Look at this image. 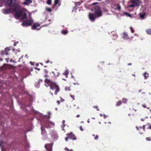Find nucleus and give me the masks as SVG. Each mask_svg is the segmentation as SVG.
Returning a JSON list of instances; mask_svg holds the SVG:
<instances>
[{"instance_id":"nucleus-3","label":"nucleus","mask_w":151,"mask_h":151,"mask_svg":"<svg viewBox=\"0 0 151 151\" xmlns=\"http://www.w3.org/2000/svg\"><path fill=\"white\" fill-rule=\"evenodd\" d=\"M45 85L47 87L50 86V89L51 91H50L51 94L52 95L53 93H52V91L55 90V94L56 95L58 92L59 90V88L58 86L54 82H52L50 80L46 79L45 80Z\"/></svg>"},{"instance_id":"nucleus-21","label":"nucleus","mask_w":151,"mask_h":151,"mask_svg":"<svg viewBox=\"0 0 151 151\" xmlns=\"http://www.w3.org/2000/svg\"><path fill=\"white\" fill-rule=\"evenodd\" d=\"M128 101V99L126 98H124L122 99V101L124 103H126Z\"/></svg>"},{"instance_id":"nucleus-40","label":"nucleus","mask_w":151,"mask_h":151,"mask_svg":"<svg viewBox=\"0 0 151 151\" xmlns=\"http://www.w3.org/2000/svg\"><path fill=\"white\" fill-rule=\"evenodd\" d=\"M70 96L73 100H74L75 96H72L71 95H70Z\"/></svg>"},{"instance_id":"nucleus-28","label":"nucleus","mask_w":151,"mask_h":151,"mask_svg":"<svg viewBox=\"0 0 151 151\" xmlns=\"http://www.w3.org/2000/svg\"><path fill=\"white\" fill-rule=\"evenodd\" d=\"M116 9L118 10H120L121 9V7L119 5H117V7Z\"/></svg>"},{"instance_id":"nucleus-54","label":"nucleus","mask_w":151,"mask_h":151,"mask_svg":"<svg viewBox=\"0 0 151 151\" xmlns=\"http://www.w3.org/2000/svg\"><path fill=\"white\" fill-rule=\"evenodd\" d=\"M27 55H26L25 56V57H26L27 58Z\"/></svg>"},{"instance_id":"nucleus-59","label":"nucleus","mask_w":151,"mask_h":151,"mask_svg":"<svg viewBox=\"0 0 151 151\" xmlns=\"http://www.w3.org/2000/svg\"><path fill=\"white\" fill-rule=\"evenodd\" d=\"M14 46H15L16 45V43H14Z\"/></svg>"},{"instance_id":"nucleus-8","label":"nucleus","mask_w":151,"mask_h":151,"mask_svg":"<svg viewBox=\"0 0 151 151\" xmlns=\"http://www.w3.org/2000/svg\"><path fill=\"white\" fill-rule=\"evenodd\" d=\"M11 12V9L10 8H5L3 9L2 13L4 14H7L10 13Z\"/></svg>"},{"instance_id":"nucleus-19","label":"nucleus","mask_w":151,"mask_h":151,"mask_svg":"<svg viewBox=\"0 0 151 151\" xmlns=\"http://www.w3.org/2000/svg\"><path fill=\"white\" fill-rule=\"evenodd\" d=\"M51 74H52V75H53V76H55V77H57V76H58L59 74H60V73H57V75H56L55 74V73H54L52 71L51 72Z\"/></svg>"},{"instance_id":"nucleus-1","label":"nucleus","mask_w":151,"mask_h":151,"mask_svg":"<svg viewBox=\"0 0 151 151\" xmlns=\"http://www.w3.org/2000/svg\"><path fill=\"white\" fill-rule=\"evenodd\" d=\"M15 8L19 9L18 11L15 12L14 17L17 19L21 17L22 19H24L27 17L29 19L24 21L22 24L23 26H27L31 25L33 23V21L31 18V14L26 9L21 8V6L19 5L15 6Z\"/></svg>"},{"instance_id":"nucleus-9","label":"nucleus","mask_w":151,"mask_h":151,"mask_svg":"<svg viewBox=\"0 0 151 151\" xmlns=\"http://www.w3.org/2000/svg\"><path fill=\"white\" fill-rule=\"evenodd\" d=\"M52 145L50 144H46L45 145V147L46 149L48 150L49 151H51L52 149Z\"/></svg>"},{"instance_id":"nucleus-36","label":"nucleus","mask_w":151,"mask_h":151,"mask_svg":"<svg viewBox=\"0 0 151 151\" xmlns=\"http://www.w3.org/2000/svg\"><path fill=\"white\" fill-rule=\"evenodd\" d=\"M137 130H139L140 129H141L142 128L141 127H139V128H138L137 127H136Z\"/></svg>"},{"instance_id":"nucleus-42","label":"nucleus","mask_w":151,"mask_h":151,"mask_svg":"<svg viewBox=\"0 0 151 151\" xmlns=\"http://www.w3.org/2000/svg\"><path fill=\"white\" fill-rule=\"evenodd\" d=\"M145 125H143V129L144 131L145 130Z\"/></svg>"},{"instance_id":"nucleus-17","label":"nucleus","mask_w":151,"mask_h":151,"mask_svg":"<svg viewBox=\"0 0 151 151\" xmlns=\"http://www.w3.org/2000/svg\"><path fill=\"white\" fill-rule=\"evenodd\" d=\"M147 34L148 35H151V29H148L146 30Z\"/></svg>"},{"instance_id":"nucleus-37","label":"nucleus","mask_w":151,"mask_h":151,"mask_svg":"<svg viewBox=\"0 0 151 151\" xmlns=\"http://www.w3.org/2000/svg\"><path fill=\"white\" fill-rule=\"evenodd\" d=\"M80 130L81 131H83V129L82 128V126H80Z\"/></svg>"},{"instance_id":"nucleus-57","label":"nucleus","mask_w":151,"mask_h":151,"mask_svg":"<svg viewBox=\"0 0 151 151\" xmlns=\"http://www.w3.org/2000/svg\"><path fill=\"white\" fill-rule=\"evenodd\" d=\"M103 115H102V114H100V115L101 116H103Z\"/></svg>"},{"instance_id":"nucleus-63","label":"nucleus","mask_w":151,"mask_h":151,"mask_svg":"<svg viewBox=\"0 0 151 151\" xmlns=\"http://www.w3.org/2000/svg\"><path fill=\"white\" fill-rule=\"evenodd\" d=\"M147 108L148 109H150V108L149 107H147Z\"/></svg>"},{"instance_id":"nucleus-6","label":"nucleus","mask_w":151,"mask_h":151,"mask_svg":"<svg viewBox=\"0 0 151 151\" xmlns=\"http://www.w3.org/2000/svg\"><path fill=\"white\" fill-rule=\"evenodd\" d=\"M132 4L131 5L128 6L127 8H129L130 7H134L136 6H139L142 3V2L139 0H132L131 1Z\"/></svg>"},{"instance_id":"nucleus-29","label":"nucleus","mask_w":151,"mask_h":151,"mask_svg":"<svg viewBox=\"0 0 151 151\" xmlns=\"http://www.w3.org/2000/svg\"><path fill=\"white\" fill-rule=\"evenodd\" d=\"M65 90L66 91H69L70 90V87H66L65 88Z\"/></svg>"},{"instance_id":"nucleus-41","label":"nucleus","mask_w":151,"mask_h":151,"mask_svg":"<svg viewBox=\"0 0 151 151\" xmlns=\"http://www.w3.org/2000/svg\"><path fill=\"white\" fill-rule=\"evenodd\" d=\"M103 116H104V119H105L106 118V117H107V116H106V115H105L104 114L103 115Z\"/></svg>"},{"instance_id":"nucleus-31","label":"nucleus","mask_w":151,"mask_h":151,"mask_svg":"<svg viewBox=\"0 0 151 151\" xmlns=\"http://www.w3.org/2000/svg\"><path fill=\"white\" fill-rule=\"evenodd\" d=\"M64 150H65L67 151H73V150H69L68 148L67 147H65L64 149Z\"/></svg>"},{"instance_id":"nucleus-15","label":"nucleus","mask_w":151,"mask_h":151,"mask_svg":"<svg viewBox=\"0 0 151 151\" xmlns=\"http://www.w3.org/2000/svg\"><path fill=\"white\" fill-rule=\"evenodd\" d=\"M123 38L124 39L127 40L128 39V34L127 33L124 32L123 34Z\"/></svg>"},{"instance_id":"nucleus-60","label":"nucleus","mask_w":151,"mask_h":151,"mask_svg":"<svg viewBox=\"0 0 151 151\" xmlns=\"http://www.w3.org/2000/svg\"><path fill=\"white\" fill-rule=\"evenodd\" d=\"M74 84H75V85H76V84L78 85V83H76V84L74 83Z\"/></svg>"},{"instance_id":"nucleus-49","label":"nucleus","mask_w":151,"mask_h":151,"mask_svg":"<svg viewBox=\"0 0 151 151\" xmlns=\"http://www.w3.org/2000/svg\"><path fill=\"white\" fill-rule=\"evenodd\" d=\"M141 120L142 121H144V119H143V118H142V119H141Z\"/></svg>"},{"instance_id":"nucleus-58","label":"nucleus","mask_w":151,"mask_h":151,"mask_svg":"<svg viewBox=\"0 0 151 151\" xmlns=\"http://www.w3.org/2000/svg\"><path fill=\"white\" fill-rule=\"evenodd\" d=\"M91 118L92 119H95V118H94V117H92V118Z\"/></svg>"},{"instance_id":"nucleus-4","label":"nucleus","mask_w":151,"mask_h":151,"mask_svg":"<svg viewBox=\"0 0 151 151\" xmlns=\"http://www.w3.org/2000/svg\"><path fill=\"white\" fill-rule=\"evenodd\" d=\"M41 125L42 126V134H44L45 133V131L43 128L44 127H45L47 128L53 127L55 126V124L54 122L50 121L49 120H47L44 122L43 125L42 123H41Z\"/></svg>"},{"instance_id":"nucleus-48","label":"nucleus","mask_w":151,"mask_h":151,"mask_svg":"<svg viewBox=\"0 0 151 151\" xmlns=\"http://www.w3.org/2000/svg\"><path fill=\"white\" fill-rule=\"evenodd\" d=\"M80 115H79V114L77 115V116H76V117H80Z\"/></svg>"},{"instance_id":"nucleus-56","label":"nucleus","mask_w":151,"mask_h":151,"mask_svg":"<svg viewBox=\"0 0 151 151\" xmlns=\"http://www.w3.org/2000/svg\"><path fill=\"white\" fill-rule=\"evenodd\" d=\"M49 61H47V62H46V63H49Z\"/></svg>"},{"instance_id":"nucleus-53","label":"nucleus","mask_w":151,"mask_h":151,"mask_svg":"<svg viewBox=\"0 0 151 151\" xmlns=\"http://www.w3.org/2000/svg\"><path fill=\"white\" fill-rule=\"evenodd\" d=\"M61 99L62 100V101H64V100L62 98H61Z\"/></svg>"},{"instance_id":"nucleus-38","label":"nucleus","mask_w":151,"mask_h":151,"mask_svg":"<svg viewBox=\"0 0 151 151\" xmlns=\"http://www.w3.org/2000/svg\"><path fill=\"white\" fill-rule=\"evenodd\" d=\"M148 125L149 127L148 128V129H151V125L150 124H148Z\"/></svg>"},{"instance_id":"nucleus-24","label":"nucleus","mask_w":151,"mask_h":151,"mask_svg":"<svg viewBox=\"0 0 151 151\" xmlns=\"http://www.w3.org/2000/svg\"><path fill=\"white\" fill-rule=\"evenodd\" d=\"M65 120H63L62 122L63 125L62 126V127L63 129V130H64V129H63V128L64 127H65Z\"/></svg>"},{"instance_id":"nucleus-61","label":"nucleus","mask_w":151,"mask_h":151,"mask_svg":"<svg viewBox=\"0 0 151 151\" xmlns=\"http://www.w3.org/2000/svg\"><path fill=\"white\" fill-rule=\"evenodd\" d=\"M0 60L2 61V59L0 58Z\"/></svg>"},{"instance_id":"nucleus-23","label":"nucleus","mask_w":151,"mask_h":151,"mask_svg":"<svg viewBox=\"0 0 151 151\" xmlns=\"http://www.w3.org/2000/svg\"><path fill=\"white\" fill-rule=\"evenodd\" d=\"M5 143L3 142V141H0V146L1 147H2L3 146V145H4Z\"/></svg>"},{"instance_id":"nucleus-32","label":"nucleus","mask_w":151,"mask_h":151,"mask_svg":"<svg viewBox=\"0 0 151 151\" xmlns=\"http://www.w3.org/2000/svg\"><path fill=\"white\" fill-rule=\"evenodd\" d=\"M93 136H95L94 139H97L98 138V136L97 135L95 136L94 134H93Z\"/></svg>"},{"instance_id":"nucleus-20","label":"nucleus","mask_w":151,"mask_h":151,"mask_svg":"<svg viewBox=\"0 0 151 151\" xmlns=\"http://www.w3.org/2000/svg\"><path fill=\"white\" fill-rule=\"evenodd\" d=\"M61 32L63 34L66 35L67 33L68 32H67V31L66 30H63Z\"/></svg>"},{"instance_id":"nucleus-64","label":"nucleus","mask_w":151,"mask_h":151,"mask_svg":"<svg viewBox=\"0 0 151 151\" xmlns=\"http://www.w3.org/2000/svg\"><path fill=\"white\" fill-rule=\"evenodd\" d=\"M81 122L82 123H83V122L82 121V122Z\"/></svg>"},{"instance_id":"nucleus-10","label":"nucleus","mask_w":151,"mask_h":151,"mask_svg":"<svg viewBox=\"0 0 151 151\" xmlns=\"http://www.w3.org/2000/svg\"><path fill=\"white\" fill-rule=\"evenodd\" d=\"M70 137V138L72 139L75 140L76 139V137L74 136V135L71 133L69 134V137H66L65 139V140L66 141H67L68 140V139L69 138V137Z\"/></svg>"},{"instance_id":"nucleus-18","label":"nucleus","mask_w":151,"mask_h":151,"mask_svg":"<svg viewBox=\"0 0 151 151\" xmlns=\"http://www.w3.org/2000/svg\"><path fill=\"white\" fill-rule=\"evenodd\" d=\"M13 51L14 53L16 54H17V53H20V50L19 49H17L16 50L13 49Z\"/></svg>"},{"instance_id":"nucleus-34","label":"nucleus","mask_w":151,"mask_h":151,"mask_svg":"<svg viewBox=\"0 0 151 151\" xmlns=\"http://www.w3.org/2000/svg\"><path fill=\"white\" fill-rule=\"evenodd\" d=\"M23 4L25 5H28V2L27 1L23 3Z\"/></svg>"},{"instance_id":"nucleus-45","label":"nucleus","mask_w":151,"mask_h":151,"mask_svg":"<svg viewBox=\"0 0 151 151\" xmlns=\"http://www.w3.org/2000/svg\"><path fill=\"white\" fill-rule=\"evenodd\" d=\"M55 135H56V138H55V139H57L58 138V137L57 134H55Z\"/></svg>"},{"instance_id":"nucleus-12","label":"nucleus","mask_w":151,"mask_h":151,"mask_svg":"<svg viewBox=\"0 0 151 151\" xmlns=\"http://www.w3.org/2000/svg\"><path fill=\"white\" fill-rule=\"evenodd\" d=\"M10 50V49L9 48L7 47V48H5V51H4V52L2 51L1 53V54L2 55H4L5 54L6 55H7L8 53H7L6 51H9Z\"/></svg>"},{"instance_id":"nucleus-26","label":"nucleus","mask_w":151,"mask_h":151,"mask_svg":"<svg viewBox=\"0 0 151 151\" xmlns=\"http://www.w3.org/2000/svg\"><path fill=\"white\" fill-rule=\"evenodd\" d=\"M52 3L51 0H47V4L48 5H50Z\"/></svg>"},{"instance_id":"nucleus-11","label":"nucleus","mask_w":151,"mask_h":151,"mask_svg":"<svg viewBox=\"0 0 151 151\" xmlns=\"http://www.w3.org/2000/svg\"><path fill=\"white\" fill-rule=\"evenodd\" d=\"M124 15H125L127 17H129L130 18L132 17V15L131 14L126 12H123L122 14V16Z\"/></svg>"},{"instance_id":"nucleus-7","label":"nucleus","mask_w":151,"mask_h":151,"mask_svg":"<svg viewBox=\"0 0 151 151\" xmlns=\"http://www.w3.org/2000/svg\"><path fill=\"white\" fill-rule=\"evenodd\" d=\"M40 24L38 23H35L32 27V29L36 30H38L41 28Z\"/></svg>"},{"instance_id":"nucleus-14","label":"nucleus","mask_w":151,"mask_h":151,"mask_svg":"<svg viewBox=\"0 0 151 151\" xmlns=\"http://www.w3.org/2000/svg\"><path fill=\"white\" fill-rule=\"evenodd\" d=\"M143 75L145 79H147L149 76V74L148 73L145 72L143 74Z\"/></svg>"},{"instance_id":"nucleus-2","label":"nucleus","mask_w":151,"mask_h":151,"mask_svg":"<svg viewBox=\"0 0 151 151\" xmlns=\"http://www.w3.org/2000/svg\"><path fill=\"white\" fill-rule=\"evenodd\" d=\"M96 3L92 4L91 6L94 7L93 9H91L95 13L96 15L90 13L89 14V18L91 21H94L96 17L101 16L102 15L101 12L100 7L97 5H95Z\"/></svg>"},{"instance_id":"nucleus-35","label":"nucleus","mask_w":151,"mask_h":151,"mask_svg":"<svg viewBox=\"0 0 151 151\" xmlns=\"http://www.w3.org/2000/svg\"><path fill=\"white\" fill-rule=\"evenodd\" d=\"M146 139L147 141H150L151 139L150 137H147L146 138Z\"/></svg>"},{"instance_id":"nucleus-33","label":"nucleus","mask_w":151,"mask_h":151,"mask_svg":"<svg viewBox=\"0 0 151 151\" xmlns=\"http://www.w3.org/2000/svg\"><path fill=\"white\" fill-rule=\"evenodd\" d=\"M130 29L131 30V32L132 33H134V31L133 30V29H132V27H130Z\"/></svg>"},{"instance_id":"nucleus-27","label":"nucleus","mask_w":151,"mask_h":151,"mask_svg":"<svg viewBox=\"0 0 151 151\" xmlns=\"http://www.w3.org/2000/svg\"><path fill=\"white\" fill-rule=\"evenodd\" d=\"M122 104V102L121 101L118 102L116 104V106H118Z\"/></svg>"},{"instance_id":"nucleus-62","label":"nucleus","mask_w":151,"mask_h":151,"mask_svg":"<svg viewBox=\"0 0 151 151\" xmlns=\"http://www.w3.org/2000/svg\"><path fill=\"white\" fill-rule=\"evenodd\" d=\"M71 77H72V78H73V76L72 75V76H71Z\"/></svg>"},{"instance_id":"nucleus-30","label":"nucleus","mask_w":151,"mask_h":151,"mask_svg":"<svg viewBox=\"0 0 151 151\" xmlns=\"http://www.w3.org/2000/svg\"><path fill=\"white\" fill-rule=\"evenodd\" d=\"M59 2L58 0H55V5H57Z\"/></svg>"},{"instance_id":"nucleus-22","label":"nucleus","mask_w":151,"mask_h":151,"mask_svg":"<svg viewBox=\"0 0 151 151\" xmlns=\"http://www.w3.org/2000/svg\"><path fill=\"white\" fill-rule=\"evenodd\" d=\"M145 14H140V17L142 19H143L145 16Z\"/></svg>"},{"instance_id":"nucleus-46","label":"nucleus","mask_w":151,"mask_h":151,"mask_svg":"<svg viewBox=\"0 0 151 151\" xmlns=\"http://www.w3.org/2000/svg\"><path fill=\"white\" fill-rule=\"evenodd\" d=\"M44 72L45 73H47V72L46 70H45Z\"/></svg>"},{"instance_id":"nucleus-25","label":"nucleus","mask_w":151,"mask_h":151,"mask_svg":"<svg viewBox=\"0 0 151 151\" xmlns=\"http://www.w3.org/2000/svg\"><path fill=\"white\" fill-rule=\"evenodd\" d=\"M46 10L47 11L50 12L51 11V9L49 7H46Z\"/></svg>"},{"instance_id":"nucleus-50","label":"nucleus","mask_w":151,"mask_h":151,"mask_svg":"<svg viewBox=\"0 0 151 151\" xmlns=\"http://www.w3.org/2000/svg\"><path fill=\"white\" fill-rule=\"evenodd\" d=\"M57 102L58 104H60V102H59V101H57Z\"/></svg>"},{"instance_id":"nucleus-47","label":"nucleus","mask_w":151,"mask_h":151,"mask_svg":"<svg viewBox=\"0 0 151 151\" xmlns=\"http://www.w3.org/2000/svg\"><path fill=\"white\" fill-rule=\"evenodd\" d=\"M87 122L88 123H89L90 122V120H89V119H88V120H87Z\"/></svg>"},{"instance_id":"nucleus-44","label":"nucleus","mask_w":151,"mask_h":151,"mask_svg":"<svg viewBox=\"0 0 151 151\" xmlns=\"http://www.w3.org/2000/svg\"><path fill=\"white\" fill-rule=\"evenodd\" d=\"M30 63H31V64L32 65H34V63H32V62H30Z\"/></svg>"},{"instance_id":"nucleus-51","label":"nucleus","mask_w":151,"mask_h":151,"mask_svg":"<svg viewBox=\"0 0 151 151\" xmlns=\"http://www.w3.org/2000/svg\"><path fill=\"white\" fill-rule=\"evenodd\" d=\"M94 108H96V109H97V107L96 106H93V107Z\"/></svg>"},{"instance_id":"nucleus-13","label":"nucleus","mask_w":151,"mask_h":151,"mask_svg":"<svg viewBox=\"0 0 151 151\" xmlns=\"http://www.w3.org/2000/svg\"><path fill=\"white\" fill-rule=\"evenodd\" d=\"M8 65L7 64H4L3 66L0 68V70H2L3 69L7 68ZM2 72H0V75L2 73Z\"/></svg>"},{"instance_id":"nucleus-55","label":"nucleus","mask_w":151,"mask_h":151,"mask_svg":"<svg viewBox=\"0 0 151 151\" xmlns=\"http://www.w3.org/2000/svg\"><path fill=\"white\" fill-rule=\"evenodd\" d=\"M35 69H36V70H40V69L39 68H35Z\"/></svg>"},{"instance_id":"nucleus-39","label":"nucleus","mask_w":151,"mask_h":151,"mask_svg":"<svg viewBox=\"0 0 151 151\" xmlns=\"http://www.w3.org/2000/svg\"><path fill=\"white\" fill-rule=\"evenodd\" d=\"M45 116V117H46V118H50V116H46V115H45V116Z\"/></svg>"},{"instance_id":"nucleus-52","label":"nucleus","mask_w":151,"mask_h":151,"mask_svg":"<svg viewBox=\"0 0 151 151\" xmlns=\"http://www.w3.org/2000/svg\"><path fill=\"white\" fill-rule=\"evenodd\" d=\"M124 3H125V1L124 0L123 2V4L124 5Z\"/></svg>"},{"instance_id":"nucleus-5","label":"nucleus","mask_w":151,"mask_h":151,"mask_svg":"<svg viewBox=\"0 0 151 151\" xmlns=\"http://www.w3.org/2000/svg\"><path fill=\"white\" fill-rule=\"evenodd\" d=\"M15 0H0V7H1L4 4L6 6H12L15 4Z\"/></svg>"},{"instance_id":"nucleus-16","label":"nucleus","mask_w":151,"mask_h":151,"mask_svg":"<svg viewBox=\"0 0 151 151\" xmlns=\"http://www.w3.org/2000/svg\"><path fill=\"white\" fill-rule=\"evenodd\" d=\"M69 73V72L68 70H66L63 73V74L66 76V78L68 77V75Z\"/></svg>"},{"instance_id":"nucleus-43","label":"nucleus","mask_w":151,"mask_h":151,"mask_svg":"<svg viewBox=\"0 0 151 151\" xmlns=\"http://www.w3.org/2000/svg\"><path fill=\"white\" fill-rule=\"evenodd\" d=\"M142 106H143V107H144V108H146V106L145 105H142Z\"/></svg>"}]
</instances>
